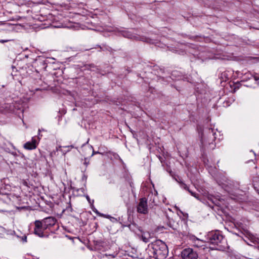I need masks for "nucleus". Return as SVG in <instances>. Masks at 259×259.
<instances>
[{
    "mask_svg": "<svg viewBox=\"0 0 259 259\" xmlns=\"http://www.w3.org/2000/svg\"><path fill=\"white\" fill-rule=\"evenodd\" d=\"M85 69L94 70V68H96V66L94 64H87L84 66Z\"/></svg>",
    "mask_w": 259,
    "mask_h": 259,
    "instance_id": "12",
    "label": "nucleus"
},
{
    "mask_svg": "<svg viewBox=\"0 0 259 259\" xmlns=\"http://www.w3.org/2000/svg\"><path fill=\"white\" fill-rule=\"evenodd\" d=\"M83 189H75L74 188H73V190L74 191V190H76L77 191H78L79 190H82Z\"/></svg>",
    "mask_w": 259,
    "mask_h": 259,
    "instance_id": "21",
    "label": "nucleus"
},
{
    "mask_svg": "<svg viewBox=\"0 0 259 259\" xmlns=\"http://www.w3.org/2000/svg\"><path fill=\"white\" fill-rule=\"evenodd\" d=\"M137 211L138 213L146 214L148 212L147 202L146 198H142L137 207Z\"/></svg>",
    "mask_w": 259,
    "mask_h": 259,
    "instance_id": "4",
    "label": "nucleus"
},
{
    "mask_svg": "<svg viewBox=\"0 0 259 259\" xmlns=\"http://www.w3.org/2000/svg\"><path fill=\"white\" fill-rule=\"evenodd\" d=\"M253 185L254 189L258 192L259 194V176L253 178Z\"/></svg>",
    "mask_w": 259,
    "mask_h": 259,
    "instance_id": "9",
    "label": "nucleus"
},
{
    "mask_svg": "<svg viewBox=\"0 0 259 259\" xmlns=\"http://www.w3.org/2000/svg\"><path fill=\"white\" fill-rule=\"evenodd\" d=\"M227 245H228V244H226ZM226 251L228 252L230 254H232L233 251L232 250L230 249L229 246H227V250H226Z\"/></svg>",
    "mask_w": 259,
    "mask_h": 259,
    "instance_id": "18",
    "label": "nucleus"
},
{
    "mask_svg": "<svg viewBox=\"0 0 259 259\" xmlns=\"http://www.w3.org/2000/svg\"><path fill=\"white\" fill-rule=\"evenodd\" d=\"M220 78L223 81H226L229 79L228 72L224 71L221 74Z\"/></svg>",
    "mask_w": 259,
    "mask_h": 259,
    "instance_id": "11",
    "label": "nucleus"
},
{
    "mask_svg": "<svg viewBox=\"0 0 259 259\" xmlns=\"http://www.w3.org/2000/svg\"><path fill=\"white\" fill-rule=\"evenodd\" d=\"M57 221L56 219L53 217L36 220L34 222V234L40 238H48L54 232L52 228L56 225Z\"/></svg>",
    "mask_w": 259,
    "mask_h": 259,
    "instance_id": "1",
    "label": "nucleus"
},
{
    "mask_svg": "<svg viewBox=\"0 0 259 259\" xmlns=\"http://www.w3.org/2000/svg\"><path fill=\"white\" fill-rule=\"evenodd\" d=\"M188 192L191 194V195L192 196H194V197H195L198 200H200L198 194H197V193H196L195 192H192L190 189L189 190V191H188Z\"/></svg>",
    "mask_w": 259,
    "mask_h": 259,
    "instance_id": "15",
    "label": "nucleus"
},
{
    "mask_svg": "<svg viewBox=\"0 0 259 259\" xmlns=\"http://www.w3.org/2000/svg\"><path fill=\"white\" fill-rule=\"evenodd\" d=\"M96 212L97 214H99L100 216L103 215V214H101V213H99V212L98 211V210H96Z\"/></svg>",
    "mask_w": 259,
    "mask_h": 259,
    "instance_id": "24",
    "label": "nucleus"
},
{
    "mask_svg": "<svg viewBox=\"0 0 259 259\" xmlns=\"http://www.w3.org/2000/svg\"><path fill=\"white\" fill-rule=\"evenodd\" d=\"M135 226L134 224L129 225H128V228H130V230H133L132 226Z\"/></svg>",
    "mask_w": 259,
    "mask_h": 259,
    "instance_id": "20",
    "label": "nucleus"
},
{
    "mask_svg": "<svg viewBox=\"0 0 259 259\" xmlns=\"http://www.w3.org/2000/svg\"><path fill=\"white\" fill-rule=\"evenodd\" d=\"M87 200H88L89 201H90V197H89V196H87Z\"/></svg>",
    "mask_w": 259,
    "mask_h": 259,
    "instance_id": "26",
    "label": "nucleus"
},
{
    "mask_svg": "<svg viewBox=\"0 0 259 259\" xmlns=\"http://www.w3.org/2000/svg\"><path fill=\"white\" fill-rule=\"evenodd\" d=\"M6 41H7V40H0V42H2V43L5 42Z\"/></svg>",
    "mask_w": 259,
    "mask_h": 259,
    "instance_id": "23",
    "label": "nucleus"
},
{
    "mask_svg": "<svg viewBox=\"0 0 259 259\" xmlns=\"http://www.w3.org/2000/svg\"><path fill=\"white\" fill-rule=\"evenodd\" d=\"M255 247L259 250V244H257V246H255Z\"/></svg>",
    "mask_w": 259,
    "mask_h": 259,
    "instance_id": "27",
    "label": "nucleus"
},
{
    "mask_svg": "<svg viewBox=\"0 0 259 259\" xmlns=\"http://www.w3.org/2000/svg\"><path fill=\"white\" fill-rule=\"evenodd\" d=\"M12 75H16V74H13V72H12Z\"/></svg>",
    "mask_w": 259,
    "mask_h": 259,
    "instance_id": "30",
    "label": "nucleus"
},
{
    "mask_svg": "<svg viewBox=\"0 0 259 259\" xmlns=\"http://www.w3.org/2000/svg\"><path fill=\"white\" fill-rule=\"evenodd\" d=\"M146 250L157 259H165L168 253L166 244H149Z\"/></svg>",
    "mask_w": 259,
    "mask_h": 259,
    "instance_id": "2",
    "label": "nucleus"
},
{
    "mask_svg": "<svg viewBox=\"0 0 259 259\" xmlns=\"http://www.w3.org/2000/svg\"><path fill=\"white\" fill-rule=\"evenodd\" d=\"M67 147H70L71 148H74V146L73 145H70V146H67Z\"/></svg>",
    "mask_w": 259,
    "mask_h": 259,
    "instance_id": "25",
    "label": "nucleus"
},
{
    "mask_svg": "<svg viewBox=\"0 0 259 259\" xmlns=\"http://www.w3.org/2000/svg\"><path fill=\"white\" fill-rule=\"evenodd\" d=\"M153 234H151L149 232H144L142 234V240L145 242H149L150 243H154L157 240L153 237Z\"/></svg>",
    "mask_w": 259,
    "mask_h": 259,
    "instance_id": "7",
    "label": "nucleus"
},
{
    "mask_svg": "<svg viewBox=\"0 0 259 259\" xmlns=\"http://www.w3.org/2000/svg\"><path fill=\"white\" fill-rule=\"evenodd\" d=\"M179 183H180V186L182 188L184 189L185 190H186L188 191H189L190 189L185 183H184L183 182H181V181L179 182Z\"/></svg>",
    "mask_w": 259,
    "mask_h": 259,
    "instance_id": "13",
    "label": "nucleus"
},
{
    "mask_svg": "<svg viewBox=\"0 0 259 259\" xmlns=\"http://www.w3.org/2000/svg\"><path fill=\"white\" fill-rule=\"evenodd\" d=\"M12 68H13V72H14V69H16V68L15 67H13L12 66Z\"/></svg>",
    "mask_w": 259,
    "mask_h": 259,
    "instance_id": "28",
    "label": "nucleus"
},
{
    "mask_svg": "<svg viewBox=\"0 0 259 259\" xmlns=\"http://www.w3.org/2000/svg\"><path fill=\"white\" fill-rule=\"evenodd\" d=\"M84 161L83 162V164L84 165H85L86 166H87L88 165V164H89V160L88 159V158H85L84 159Z\"/></svg>",
    "mask_w": 259,
    "mask_h": 259,
    "instance_id": "17",
    "label": "nucleus"
},
{
    "mask_svg": "<svg viewBox=\"0 0 259 259\" xmlns=\"http://www.w3.org/2000/svg\"><path fill=\"white\" fill-rule=\"evenodd\" d=\"M203 246V245H202V246ZM195 247H200V246H199V245H198L197 244V245H195ZM201 247H202V246H201ZM205 249V247H204H204H203V249Z\"/></svg>",
    "mask_w": 259,
    "mask_h": 259,
    "instance_id": "22",
    "label": "nucleus"
},
{
    "mask_svg": "<svg viewBox=\"0 0 259 259\" xmlns=\"http://www.w3.org/2000/svg\"><path fill=\"white\" fill-rule=\"evenodd\" d=\"M188 238H189V240L190 241L195 242L196 240H199V239L196 237L195 236L193 235H190L188 236Z\"/></svg>",
    "mask_w": 259,
    "mask_h": 259,
    "instance_id": "14",
    "label": "nucleus"
},
{
    "mask_svg": "<svg viewBox=\"0 0 259 259\" xmlns=\"http://www.w3.org/2000/svg\"><path fill=\"white\" fill-rule=\"evenodd\" d=\"M87 247L91 251L99 252L104 251V248L102 244H87Z\"/></svg>",
    "mask_w": 259,
    "mask_h": 259,
    "instance_id": "6",
    "label": "nucleus"
},
{
    "mask_svg": "<svg viewBox=\"0 0 259 259\" xmlns=\"http://www.w3.org/2000/svg\"><path fill=\"white\" fill-rule=\"evenodd\" d=\"M245 77L242 79V81H244L247 79V78L249 79L253 77L255 80L257 81L259 79V75H257L256 73H255L254 75L251 74L250 73H246L245 74Z\"/></svg>",
    "mask_w": 259,
    "mask_h": 259,
    "instance_id": "10",
    "label": "nucleus"
},
{
    "mask_svg": "<svg viewBox=\"0 0 259 259\" xmlns=\"http://www.w3.org/2000/svg\"><path fill=\"white\" fill-rule=\"evenodd\" d=\"M182 257L183 259H197V254L192 248H186L181 253Z\"/></svg>",
    "mask_w": 259,
    "mask_h": 259,
    "instance_id": "5",
    "label": "nucleus"
},
{
    "mask_svg": "<svg viewBox=\"0 0 259 259\" xmlns=\"http://www.w3.org/2000/svg\"><path fill=\"white\" fill-rule=\"evenodd\" d=\"M20 241H22V242H26L27 241V236L25 235H23L20 238Z\"/></svg>",
    "mask_w": 259,
    "mask_h": 259,
    "instance_id": "16",
    "label": "nucleus"
},
{
    "mask_svg": "<svg viewBox=\"0 0 259 259\" xmlns=\"http://www.w3.org/2000/svg\"><path fill=\"white\" fill-rule=\"evenodd\" d=\"M96 153H100L99 152H93V155L94 154H96Z\"/></svg>",
    "mask_w": 259,
    "mask_h": 259,
    "instance_id": "29",
    "label": "nucleus"
},
{
    "mask_svg": "<svg viewBox=\"0 0 259 259\" xmlns=\"http://www.w3.org/2000/svg\"><path fill=\"white\" fill-rule=\"evenodd\" d=\"M160 241H161V243H164V242H163V241H161V240H160Z\"/></svg>",
    "mask_w": 259,
    "mask_h": 259,
    "instance_id": "31",
    "label": "nucleus"
},
{
    "mask_svg": "<svg viewBox=\"0 0 259 259\" xmlns=\"http://www.w3.org/2000/svg\"><path fill=\"white\" fill-rule=\"evenodd\" d=\"M36 147V140L34 138L32 139L31 141L26 142L24 145V148L28 150L34 149Z\"/></svg>",
    "mask_w": 259,
    "mask_h": 259,
    "instance_id": "8",
    "label": "nucleus"
},
{
    "mask_svg": "<svg viewBox=\"0 0 259 259\" xmlns=\"http://www.w3.org/2000/svg\"><path fill=\"white\" fill-rule=\"evenodd\" d=\"M209 133L211 134L212 136H214L215 133L213 132V130L212 128H209Z\"/></svg>",
    "mask_w": 259,
    "mask_h": 259,
    "instance_id": "19",
    "label": "nucleus"
},
{
    "mask_svg": "<svg viewBox=\"0 0 259 259\" xmlns=\"http://www.w3.org/2000/svg\"><path fill=\"white\" fill-rule=\"evenodd\" d=\"M209 239L208 243H221L224 241V237L219 231L209 232L207 235Z\"/></svg>",
    "mask_w": 259,
    "mask_h": 259,
    "instance_id": "3",
    "label": "nucleus"
}]
</instances>
